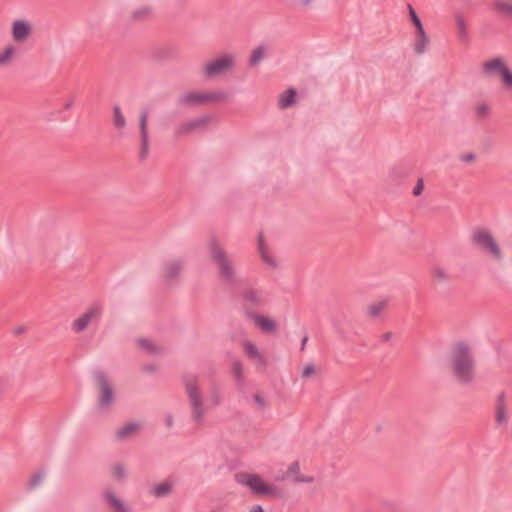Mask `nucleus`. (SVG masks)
I'll list each match as a JSON object with an SVG mask.
<instances>
[{
  "label": "nucleus",
  "mask_w": 512,
  "mask_h": 512,
  "mask_svg": "<svg viewBox=\"0 0 512 512\" xmlns=\"http://www.w3.org/2000/svg\"><path fill=\"white\" fill-rule=\"evenodd\" d=\"M456 26L460 38H464L467 35V24L462 17H457Z\"/></svg>",
  "instance_id": "38"
},
{
  "label": "nucleus",
  "mask_w": 512,
  "mask_h": 512,
  "mask_svg": "<svg viewBox=\"0 0 512 512\" xmlns=\"http://www.w3.org/2000/svg\"><path fill=\"white\" fill-rule=\"evenodd\" d=\"M249 512H264V509L262 508L261 505H252L249 508Z\"/></svg>",
  "instance_id": "42"
},
{
  "label": "nucleus",
  "mask_w": 512,
  "mask_h": 512,
  "mask_svg": "<svg viewBox=\"0 0 512 512\" xmlns=\"http://www.w3.org/2000/svg\"><path fill=\"white\" fill-rule=\"evenodd\" d=\"M93 396L96 408L105 410L114 404L117 392L114 386H94Z\"/></svg>",
  "instance_id": "15"
},
{
  "label": "nucleus",
  "mask_w": 512,
  "mask_h": 512,
  "mask_svg": "<svg viewBox=\"0 0 512 512\" xmlns=\"http://www.w3.org/2000/svg\"><path fill=\"white\" fill-rule=\"evenodd\" d=\"M296 91L294 89H286L283 91L278 98V107L280 109H287L295 105L296 103Z\"/></svg>",
  "instance_id": "25"
},
{
  "label": "nucleus",
  "mask_w": 512,
  "mask_h": 512,
  "mask_svg": "<svg viewBox=\"0 0 512 512\" xmlns=\"http://www.w3.org/2000/svg\"><path fill=\"white\" fill-rule=\"evenodd\" d=\"M102 314L101 307L92 305L88 307L82 314H80L71 324V329L75 333L85 331L90 324L97 321Z\"/></svg>",
  "instance_id": "12"
},
{
  "label": "nucleus",
  "mask_w": 512,
  "mask_h": 512,
  "mask_svg": "<svg viewBox=\"0 0 512 512\" xmlns=\"http://www.w3.org/2000/svg\"><path fill=\"white\" fill-rule=\"evenodd\" d=\"M113 124L117 129H123L126 125L125 117L118 106L113 109Z\"/></svg>",
  "instance_id": "32"
},
{
  "label": "nucleus",
  "mask_w": 512,
  "mask_h": 512,
  "mask_svg": "<svg viewBox=\"0 0 512 512\" xmlns=\"http://www.w3.org/2000/svg\"><path fill=\"white\" fill-rule=\"evenodd\" d=\"M42 481V477L40 475H36L32 478L33 485H37Z\"/></svg>",
  "instance_id": "44"
},
{
  "label": "nucleus",
  "mask_w": 512,
  "mask_h": 512,
  "mask_svg": "<svg viewBox=\"0 0 512 512\" xmlns=\"http://www.w3.org/2000/svg\"><path fill=\"white\" fill-rule=\"evenodd\" d=\"M432 277L438 283H444L449 280L450 275L448 271L440 266H435L432 269Z\"/></svg>",
  "instance_id": "31"
},
{
  "label": "nucleus",
  "mask_w": 512,
  "mask_h": 512,
  "mask_svg": "<svg viewBox=\"0 0 512 512\" xmlns=\"http://www.w3.org/2000/svg\"><path fill=\"white\" fill-rule=\"evenodd\" d=\"M213 120L211 115H202L179 124L175 130L176 137L186 136L205 129Z\"/></svg>",
  "instance_id": "11"
},
{
  "label": "nucleus",
  "mask_w": 512,
  "mask_h": 512,
  "mask_svg": "<svg viewBox=\"0 0 512 512\" xmlns=\"http://www.w3.org/2000/svg\"><path fill=\"white\" fill-rule=\"evenodd\" d=\"M265 56V48L257 47L251 53L250 61L252 64L259 63Z\"/></svg>",
  "instance_id": "36"
},
{
  "label": "nucleus",
  "mask_w": 512,
  "mask_h": 512,
  "mask_svg": "<svg viewBox=\"0 0 512 512\" xmlns=\"http://www.w3.org/2000/svg\"><path fill=\"white\" fill-rule=\"evenodd\" d=\"M141 370L147 375H155L158 372L159 367L156 364L149 363L144 365Z\"/></svg>",
  "instance_id": "39"
},
{
  "label": "nucleus",
  "mask_w": 512,
  "mask_h": 512,
  "mask_svg": "<svg viewBox=\"0 0 512 512\" xmlns=\"http://www.w3.org/2000/svg\"><path fill=\"white\" fill-rule=\"evenodd\" d=\"M152 9L149 6H141L132 12L134 20H144L151 16Z\"/></svg>",
  "instance_id": "33"
},
{
  "label": "nucleus",
  "mask_w": 512,
  "mask_h": 512,
  "mask_svg": "<svg viewBox=\"0 0 512 512\" xmlns=\"http://www.w3.org/2000/svg\"><path fill=\"white\" fill-rule=\"evenodd\" d=\"M482 68L487 76L496 78L502 88L512 95V68L507 60L495 57L485 61Z\"/></svg>",
  "instance_id": "4"
},
{
  "label": "nucleus",
  "mask_w": 512,
  "mask_h": 512,
  "mask_svg": "<svg viewBox=\"0 0 512 512\" xmlns=\"http://www.w3.org/2000/svg\"><path fill=\"white\" fill-rule=\"evenodd\" d=\"M102 498L112 512H130L129 505L113 490H105Z\"/></svg>",
  "instance_id": "18"
},
{
  "label": "nucleus",
  "mask_w": 512,
  "mask_h": 512,
  "mask_svg": "<svg viewBox=\"0 0 512 512\" xmlns=\"http://www.w3.org/2000/svg\"><path fill=\"white\" fill-rule=\"evenodd\" d=\"M236 64V54L222 53L207 62L202 67V74L206 79H215L231 72Z\"/></svg>",
  "instance_id": "6"
},
{
  "label": "nucleus",
  "mask_w": 512,
  "mask_h": 512,
  "mask_svg": "<svg viewBox=\"0 0 512 512\" xmlns=\"http://www.w3.org/2000/svg\"><path fill=\"white\" fill-rule=\"evenodd\" d=\"M173 422H174V418H173V416H171V415H167V416L165 417V423H166V425H167L168 427H172V426H173Z\"/></svg>",
  "instance_id": "43"
},
{
  "label": "nucleus",
  "mask_w": 512,
  "mask_h": 512,
  "mask_svg": "<svg viewBox=\"0 0 512 512\" xmlns=\"http://www.w3.org/2000/svg\"><path fill=\"white\" fill-rule=\"evenodd\" d=\"M325 371L319 365L309 363L301 369V378L305 382L323 381Z\"/></svg>",
  "instance_id": "20"
},
{
  "label": "nucleus",
  "mask_w": 512,
  "mask_h": 512,
  "mask_svg": "<svg viewBox=\"0 0 512 512\" xmlns=\"http://www.w3.org/2000/svg\"><path fill=\"white\" fill-rule=\"evenodd\" d=\"M408 13L412 26L411 49L417 56L424 55L429 51L431 46L430 35L411 5L408 6Z\"/></svg>",
  "instance_id": "3"
},
{
  "label": "nucleus",
  "mask_w": 512,
  "mask_h": 512,
  "mask_svg": "<svg viewBox=\"0 0 512 512\" xmlns=\"http://www.w3.org/2000/svg\"><path fill=\"white\" fill-rule=\"evenodd\" d=\"M282 480H291L297 484H311L315 481V478L312 475L302 473L299 461H292L287 465Z\"/></svg>",
  "instance_id": "16"
},
{
  "label": "nucleus",
  "mask_w": 512,
  "mask_h": 512,
  "mask_svg": "<svg viewBox=\"0 0 512 512\" xmlns=\"http://www.w3.org/2000/svg\"><path fill=\"white\" fill-rule=\"evenodd\" d=\"M239 485L246 487L252 494L266 499H280L283 497L282 489L275 483L257 473L244 472L236 476Z\"/></svg>",
  "instance_id": "2"
},
{
  "label": "nucleus",
  "mask_w": 512,
  "mask_h": 512,
  "mask_svg": "<svg viewBox=\"0 0 512 512\" xmlns=\"http://www.w3.org/2000/svg\"><path fill=\"white\" fill-rule=\"evenodd\" d=\"M421 190H422V184L419 183L418 186L414 190V194L419 195L421 193Z\"/></svg>",
  "instance_id": "45"
},
{
  "label": "nucleus",
  "mask_w": 512,
  "mask_h": 512,
  "mask_svg": "<svg viewBox=\"0 0 512 512\" xmlns=\"http://www.w3.org/2000/svg\"><path fill=\"white\" fill-rule=\"evenodd\" d=\"M501 401H502V399L500 398V403H499L498 410H497V420L499 422L505 421V419H506V414H505L504 407H503Z\"/></svg>",
  "instance_id": "41"
},
{
  "label": "nucleus",
  "mask_w": 512,
  "mask_h": 512,
  "mask_svg": "<svg viewBox=\"0 0 512 512\" xmlns=\"http://www.w3.org/2000/svg\"><path fill=\"white\" fill-rule=\"evenodd\" d=\"M471 241L474 246L480 249L494 260L502 258L501 247L493 235V233L486 228H477L472 232Z\"/></svg>",
  "instance_id": "7"
},
{
  "label": "nucleus",
  "mask_w": 512,
  "mask_h": 512,
  "mask_svg": "<svg viewBox=\"0 0 512 512\" xmlns=\"http://www.w3.org/2000/svg\"><path fill=\"white\" fill-rule=\"evenodd\" d=\"M387 306V300H377L367 307V315L371 318H377L385 311Z\"/></svg>",
  "instance_id": "28"
},
{
  "label": "nucleus",
  "mask_w": 512,
  "mask_h": 512,
  "mask_svg": "<svg viewBox=\"0 0 512 512\" xmlns=\"http://www.w3.org/2000/svg\"><path fill=\"white\" fill-rule=\"evenodd\" d=\"M248 318L252 325L262 334L276 335L279 332L278 321L270 315L259 312H251L249 313Z\"/></svg>",
  "instance_id": "10"
},
{
  "label": "nucleus",
  "mask_w": 512,
  "mask_h": 512,
  "mask_svg": "<svg viewBox=\"0 0 512 512\" xmlns=\"http://www.w3.org/2000/svg\"><path fill=\"white\" fill-rule=\"evenodd\" d=\"M253 400L257 407L262 408L267 403V396L261 391H255L253 393Z\"/></svg>",
  "instance_id": "37"
},
{
  "label": "nucleus",
  "mask_w": 512,
  "mask_h": 512,
  "mask_svg": "<svg viewBox=\"0 0 512 512\" xmlns=\"http://www.w3.org/2000/svg\"><path fill=\"white\" fill-rule=\"evenodd\" d=\"M244 298L254 306H264L268 303V296L261 290H248L245 292Z\"/></svg>",
  "instance_id": "23"
},
{
  "label": "nucleus",
  "mask_w": 512,
  "mask_h": 512,
  "mask_svg": "<svg viewBox=\"0 0 512 512\" xmlns=\"http://www.w3.org/2000/svg\"><path fill=\"white\" fill-rule=\"evenodd\" d=\"M451 367L458 381L470 382L475 380L477 364L471 343L461 340L453 344Z\"/></svg>",
  "instance_id": "1"
},
{
  "label": "nucleus",
  "mask_w": 512,
  "mask_h": 512,
  "mask_svg": "<svg viewBox=\"0 0 512 512\" xmlns=\"http://www.w3.org/2000/svg\"><path fill=\"white\" fill-rule=\"evenodd\" d=\"M460 160L464 163H474L476 161V155L474 153H464L460 155Z\"/></svg>",
  "instance_id": "40"
},
{
  "label": "nucleus",
  "mask_w": 512,
  "mask_h": 512,
  "mask_svg": "<svg viewBox=\"0 0 512 512\" xmlns=\"http://www.w3.org/2000/svg\"><path fill=\"white\" fill-rule=\"evenodd\" d=\"M241 349L245 357L257 367H265L267 358L260 347L250 339H243L240 343Z\"/></svg>",
  "instance_id": "13"
},
{
  "label": "nucleus",
  "mask_w": 512,
  "mask_h": 512,
  "mask_svg": "<svg viewBox=\"0 0 512 512\" xmlns=\"http://www.w3.org/2000/svg\"><path fill=\"white\" fill-rule=\"evenodd\" d=\"M187 394L192 405V416L196 422H201L209 396L200 386H188Z\"/></svg>",
  "instance_id": "9"
},
{
  "label": "nucleus",
  "mask_w": 512,
  "mask_h": 512,
  "mask_svg": "<svg viewBox=\"0 0 512 512\" xmlns=\"http://www.w3.org/2000/svg\"><path fill=\"white\" fill-rule=\"evenodd\" d=\"M230 371L235 376L236 380H242L244 373L243 363L240 360H233L230 366Z\"/></svg>",
  "instance_id": "34"
},
{
  "label": "nucleus",
  "mask_w": 512,
  "mask_h": 512,
  "mask_svg": "<svg viewBox=\"0 0 512 512\" xmlns=\"http://www.w3.org/2000/svg\"><path fill=\"white\" fill-rule=\"evenodd\" d=\"M33 25L27 19H15L11 23L10 33L14 43L24 44L31 37Z\"/></svg>",
  "instance_id": "14"
},
{
  "label": "nucleus",
  "mask_w": 512,
  "mask_h": 512,
  "mask_svg": "<svg viewBox=\"0 0 512 512\" xmlns=\"http://www.w3.org/2000/svg\"><path fill=\"white\" fill-rule=\"evenodd\" d=\"M173 490V483L170 481H162L154 484L150 488V494L155 498H165L168 497Z\"/></svg>",
  "instance_id": "24"
},
{
  "label": "nucleus",
  "mask_w": 512,
  "mask_h": 512,
  "mask_svg": "<svg viewBox=\"0 0 512 512\" xmlns=\"http://www.w3.org/2000/svg\"><path fill=\"white\" fill-rule=\"evenodd\" d=\"M208 250L211 260L215 263L218 269V273L224 281H230L235 276L234 267L227 256V253L220 241L215 237L211 236L208 240Z\"/></svg>",
  "instance_id": "5"
},
{
  "label": "nucleus",
  "mask_w": 512,
  "mask_h": 512,
  "mask_svg": "<svg viewBox=\"0 0 512 512\" xmlns=\"http://www.w3.org/2000/svg\"><path fill=\"white\" fill-rule=\"evenodd\" d=\"M97 380H98L99 382H106V381H108L107 377H106L103 373H101V374L99 375V377L97 378Z\"/></svg>",
  "instance_id": "46"
},
{
  "label": "nucleus",
  "mask_w": 512,
  "mask_h": 512,
  "mask_svg": "<svg viewBox=\"0 0 512 512\" xmlns=\"http://www.w3.org/2000/svg\"><path fill=\"white\" fill-rule=\"evenodd\" d=\"M181 269H182L181 262L178 260H173V261L168 262L165 265L164 271H165V275L167 277L172 278V277L178 275L180 273Z\"/></svg>",
  "instance_id": "30"
},
{
  "label": "nucleus",
  "mask_w": 512,
  "mask_h": 512,
  "mask_svg": "<svg viewBox=\"0 0 512 512\" xmlns=\"http://www.w3.org/2000/svg\"><path fill=\"white\" fill-rule=\"evenodd\" d=\"M323 0H297V5L302 10H311L319 7Z\"/></svg>",
  "instance_id": "35"
},
{
  "label": "nucleus",
  "mask_w": 512,
  "mask_h": 512,
  "mask_svg": "<svg viewBox=\"0 0 512 512\" xmlns=\"http://www.w3.org/2000/svg\"><path fill=\"white\" fill-rule=\"evenodd\" d=\"M110 476L116 482H122L127 478V466L124 463H114L110 468Z\"/></svg>",
  "instance_id": "27"
},
{
  "label": "nucleus",
  "mask_w": 512,
  "mask_h": 512,
  "mask_svg": "<svg viewBox=\"0 0 512 512\" xmlns=\"http://www.w3.org/2000/svg\"><path fill=\"white\" fill-rule=\"evenodd\" d=\"M228 95L224 91H187L178 98L182 106L196 107L209 103H221L226 101Z\"/></svg>",
  "instance_id": "8"
},
{
  "label": "nucleus",
  "mask_w": 512,
  "mask_h": 512,
  "mask_svg": "<svg viewBox=\"0 0 512 512\" xmlns=\"http://www.w3.org/2000/svg\"><path fill=\"white\" fill-rule=\"evenodd\" d=\"M18 55L17 47L12 44H6L2 49H0V68H5L10 66Z\"/></svg>",
  "instance_id": "21"
},
{
  "label": "nucleus",
  "mask_w": 512,
  "mask_h": 512,
  "mask_svg": "<svg viewBox=\"0 0 512 512\" xmlns=\"http://www.w3.org/2000/svg\"><path fill=\"white\" fill-rule=\"evenodd\" d=\"M492 7L497 14L512 18V0H493Z\"/></svg>",
  "instance_id": "26"
},
{
  "label": "nucleus",
  "mask_w": 512,
  "mask_h": 512,
  "mask_svg": "<svg viewBox=\"0 0 512 512\" xmlns=\"http://www.w3.org/2000/svg\"><path fill=\"white\" fill-rule=\"evenodd\" d=\"M140 134L142 145L146 148L148 145V116L145 112L140 116Z\"/></svg>",
  "instance_id": "29"
},
{
  "label": "nucleus",
  "mask_w": 512,
  "mask_h": 512,
  "mask_svg": "<svg viewBox=\"0 0 512 512\" xmlns=\"http://www.w3.org/2000/svg\"><path fill=\"white\" fill-rule=\"evenodd\" d=\"M258 252L260 255V258L262 261L269 267H276L277 266V259L270 250V248L266 245L264 242V239L262 236H259L258 238Z\"/></svg>",
  "instance_id": "22"
},
{
  "label": "nucleus",
  "mask_w": 512,
  "mask_h": 512,
  "mask_svg": "<svg viewBox=\"0 0 512 512\" xmlns=\"http://www.w3.org/2000/svg\"><path fill=\"white\" fill-rule=\"evenodd\" d=\"M134 345L137 350L149 356H159L163 353L162 346L157 341L147 336L136 337L134 339Z\"/></svg>",
  "instance_id": "17"
},
{
  "label": "nucleus",
  "mask_w": 512,
  "mask_h": 512,
  "mask_svg": "<svg viewBox=\"0 0 512 512\" xmlns=\"http://www.w3.org/2000/svg\"><path fill=\"white\" fill-rule=\"evenodd\" d=\"M142 430L140 421H129L118 427L115 431V438L118 441H126L137 436Z\"/></svg>",
  "instance_id": "19"
}]
</instances>
